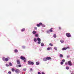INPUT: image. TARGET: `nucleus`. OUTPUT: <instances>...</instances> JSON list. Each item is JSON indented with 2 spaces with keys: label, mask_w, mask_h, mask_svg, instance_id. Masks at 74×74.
<instances>
[{
  "label": "nucleus",
  "mask_w": 74,
  "mask_h": 74,
  "mask_svg": "<svg viewBox=\"0 0 74 74\" xmlns=\"http://www.w3.org/2000/svg\"><path fill=\"white\" fill-rule=\"evenodd\" d=\"M26 69H23V70L24 71H26Z\"/></svg>",
  "instance_id": "40"
},
{
  "label": "nucleus",
  "mask_w": 74,
  "mask_h": 74,
  "mask_svg": "<svg viewBox=\"0 0 74 74\" xmlns=\"http://www.w3.org/2000/svg\"><path fill=\"white\" fill-rule=\"evenodd\" d=\"M8 58H5V57H3L2 58V60L3 61H6V62H8V59H10V58L8 57Z\"/></svg>",
  "instance_id": "1"
},
{
  "label": "nucleus",
  "mask_w": 74,
  "mask_h": 74,
  "mask_svg": "<svg viewBox=\"0 0 74 74\" xmlns=\"http://www.w3.org/2000/svg\"><path fill=\"white\" fill-rule=\"evenodd\" d=\"M49 31H50V32H52L53 31L52 30V29H50Z\"/></svg>",
  "instance_id": "28"
},
{
  "label": "nucleus",
  "mask_w": 74,
  "mask_h": 74,
  "mask_svg": "<svg viewBox=\"0 0 74 74\" xmlns=\"http://www.w3.org/2000/svg\"><path fill=\"white\" fill-rule=\"evenodd\" d=\"M54 49H55V50H56V51H57V48L56 47H54Z\"/></svg>",
  "instance_id": "32"
},
{
  "label": "nucleus",
  "mask_w": 74,
  "mask_h": 74,
  "mask_svg": "<svg viewBox=\"0 0 74 74\" xmlns=\"http://www.w3.org/2000/svg\"><path fill=\"white\" fill-rule=\"evenodd\" d=\"M9 64L10 66H12V64L11 62L9 63Z\"/></svg>",
  "instance_id": "18"
},
{
  "label": "nucleus",
  "mask_w": 74,
  "mask_h": 74,
  "mask_svg": "<svg viewBox=\"0 0 74 74\" xmlns=\"http://www.w3.org/2000/svg\"><path fill=\"white\" fill-rule=\"evenodd\" d=\"M59 29H60V30L61 29V27H59Z\"/></svg>",
  "instance_id": "44"
},
{
  "label": "nucleus",
  "mask_w": 74,
  "mask_h": 74,
  "mask_svg": "<svg viewBox=\"0 0 74 74\" xmlns=\"http://www.w3.org/2000/svg\"><path fill=\"white\" fill-rule=\"evenodd\" d=\"M49 45H50L51 46H53V44H52V43H50L49 44Z\"/></svg>",
  "instance_id": "26"
},
{
  "label": "nucleus",
  "mask_w": 74,
  "mask_h": 74,
  "mask_svg": "<svg viewBox=\"0 0 74 74\" xmlns=\"http://www.w3.org/2000/svg\"><path fill=\"white\" fill-rule=\"evenodd\" d=\"M66 48L67 49H70V47H66Z\"/></svg>",
  "instance_id": "35"
},
{
  "label": "nucleus",
  "mask_w": 74,
  "mask_h": 74,
  "mask_svg": "<svg viewBox=\"0 0 74 74\" xmlns=\"http://www.w3.org/2000/svg\"><path fill=\"white\" fill-rule=\"evenodd\" d=\"M46 59H47V60H51V58L48 57L46 58Z\"/></svg>",
  "instance_id": "8"
},
{
  "label": "nucleus",
  "mask_w": 74,
  "mask_h": 74,
  "mask_svg": "<svg viewBox=\"0 0 74 74\" xmlns=\"http://www.w3.org/2000/svg\"><path fill=\"white\" fill-rule=\"evenodd\" d=\"M36 65H38V64H39V62H36Z\"/></svg>",
  "instance_id": "22"
},
{
  "label": "nucleus",
  "mask_w": 74,
  "mask_h": 74,
  "mask_svg": "<svg viewBox=\"0 0 74 74\" xmlns=\"http://www.w3.org/2000/svg\"><path fill=\"white\" fill-rule=\"evenodd\" d=\"M34 28L35 30H37V28L36 27H35Z\"/></svg>",
  "instance_id": "38"
},
{
  "label": "nucleus",
  "mask_w": 74,
  "mask_h": 74,
  "mask_svg": "<svg viewBox=\"0 0 74 74\" xmlns=\"http://www.w3.org/2000/svg\"><path fill=\"white\" fill-rule=\"evenodd\" d=\"M18 67H21V65H18Z\"/></svg>",
  "instance_id": "39"
},
{
  "label": "nucleus",
  "mask_w": 74,
  "mask_h": 74,
  "mask_svg": "<svg viewBox=\"0 0 74 74\" xmlns=\"http://www.w3.org/2000/svg\"><path fill=\"white\" fill-rule=\"evenodd\" d=\"M67 49L66 47H64L62 49V51H65Z\"/></svg>",
  "instance_id": "10"
},
{
  "label": "nucleus",
  "mask_w": 74,
  "mask_h": 74,
  "mask_svg": "<svg viewBox=\"0 0 74 74\" xmlns=\"http://www.w3.org/2000/svg\"><path fill=\"white\" fill-rule=\"evenodd\" d=\"M37 40L38 41H41V39L39 38H37Z\"/></svg>",
  "instance_id": "12"
},
{
  "label": "nucleus",
  "mask_w": 74,
  "mask_h": 74,
  "mask_svg": "<svg viewBox=\"0 0 74 74\" xmlns=\"http://www.w3.org/2000/svg\"><path fill=\"white\" fill-rule=\"evenodd\" d=\"M15 72L16 73H18L20 72V71L19 70V69H16L15 70Z\"/></svg>",
  "instance_id": "6"
},
{
  "label": "nucleus",
  "mask_w": 74,
  "mask_h": 74,
  "mask_svg": "<svg viewBox=\"0 0 74 74\" xmlns=\"http://www.w3.org/2000/svg\"><path fill=\"white\" fill-rule=\"evenodd\" d=\"M62 62H65V60H64V59H63L62 60Z\"/></svg>",
  "instance_id": "30"
},
{
  "label": "nucleus",
  "mask_w": 74,
  "mask_h": 74,
  "mask_svg": "<svg viewBox=\"0 0 74 74\" xmlns=\"http://www.w3.org/2000/svg\"><path fill=\"white\" fill-rule=\"evenodd\" d=\"M36 33H37V32L35 31H34L32 32V34H36Z\"/></svg>",
  "instance_id": "9"
},
{
  "label": "nucleus",
  "mask_w": 74,
  "mask_h": 74,
  "mask_svg": "<svg viewBox=\"0 0 74 74\" xmlns=\"http://www.w3.org/2000/svg\"><path fill=\"white\" fill-rule=\"evenodd\" d=\"M6 66H7V67H8V66H9V65H8V64H6Z\"/></svg>",
  "instance_id": "37"
},
{
  "label": "nucleus",
  "mask_w": 74,
  "mask_h": 74,
  "mask_svg": "<svg viewBox=\"0 0 74 74\" xmlns=\"http://www.w3.org/2000/svg\"><path fill=\"white\" fill-rule=\"evenodd\" d=\"M34 40L35 42H36V41H37V39L34 38Z\"/></svg>",
  "instance_id": "19"
},
{
  "label": "nucleus",
  "mask_w": 74,
  "mask_h": 74,
  "mask_svg": "<svg viewBox=\"0 0 74 74\" xmlns=\"http://www.w3.org/2000/svg\"><path fill=\"white\" fill-rule=\"evenodd\" d=\"M43 60L45 62H46L47 60V58H44L43 59Z\"/></svg>",
  "instance_id": "11"
},
{
  "label": "nucleus",
  "mask_w": 74,
  "mask_h": 74,
  "mask_svg": "<svg viewBox=\"0 0 74 74\" xmlns=\"http://www.w3.org/2000/svg\"><path fill=\"white\" fill-rule=\"evenodd\" d=\"M71 74H74V73H72Z\"/></svg>",
  "instance_id": "47"
},
{
  "label": "nucleus",
  "mask_w": 74,
  "mask_h": 74,
  "mask_svg": "<svg viewBox=\"0 0 74 74\" xmlns=\"http://www.w3.org/2000/svg\"><path fill=\"white\" fill-rule=\"evenodd\" d=\"M66 36L67 37H71V35L70 33H67L66 34Z\"/></svg>",
  "instance_id": "5"
},
{
  "label": "nucleus",
  "mask_w": 74,
  "mask_h": 74,
  "mask_svg": "<svg viewBox=\"0 0 74 74\" xmlns=\"http://www.w3.org/2000/svg\"><path fill=\"white\" fill-rule=\"evenodd\" d=\"M51 29H53V28H51Z\"/></svg>",
  "instance_id": "48"
},
{
  "label": "nucleus",
  "mask_w": 74,
  "mask_h": 74,
  "mask_svg": "<svg viewBox=\"0 0 74 74\" xmlns=\"http://www.w3.org/2000/svg\"><path fill=\"white\" fill-rule=\"evenodd\" d=\"M25 28H23L21 29V32H24L25 31Z\"/></svg>",
  "instance_id": "21"
},
{
  "label": "nucleus",
  "mask_w": 74,
  "mask_h": 74,
  "mask_svg": "<svg viewBox=\"0 0 74 74\" xmlns=\"http://www.w3.org/2000/svg\"><path fill=\"white\" fill-rule=\"evenodd\" d=\"M44 44H43V43H42L41 44V46H42V47H43V46H44Z\"/></svg>",
  "instance_id": "24"
},
{
  "label": "nucleus",
  "mask_w": 74,
  "mask_h": 74,
  "mask_svg": "<svg viewBox=\"0 0 74 74\" xmlns=\"http://www.w3.org/2000/svg\"><path fill=\"white\" fill-rule=\"evenodd\" d=\"M14 52H16V53H17L18 52V50L17 49H16L14 50Z\"/></svg>",
  "instance_id": "14"
},
{
  "label": "nucleus",
  "mask_w": 74,
  "mask_h": 74,
  "mask_svg": "<svg viewBox=\"0 0 74 74\" xmlns=\"http://www.w3.org/2000/svg\"><path fill=\"white\" fill-rule=\"evenodd\" d=\"M20 59H21L22 60H23L24 62H26V59L25 57L21 56L20 57Z\"/></svg>",
  "instance_id": "2"
},
{
  "label": "nucleus",
  "mask_w": 74,
  "mask_h": 74,
  "mask_svg": "<svg viewBox=\"0 0 74 74\" xmlns=\"http://www.w3.org/2000/svg\"><path fill=\"white\" fill-rule=\"evenodd\" d=\"M37 26H38V27H40V24H37Z\"/></svg>",
  "instance_id": "29"
},
{
  "label": "nucleus",
  "mask_w": 74,
  "mask_h": 74,
  "mask_svg": "<svg viewBox=\"0 0 74 74\" xmlns=\"http://www.w3.org/2000/svg\"><path fill=\"white\" fill-rule=\"evenodd\" d=\"M42 26H43V27H45V25H43L42 24Z\"/></svg>",
  "instance_id": "43"
},
{
  "label": "nucleus",
  "mask_w": 74,
  "mask_h": 74,
  "mask_svg": "<svg viewBox=\"0 0 74 74\" xmlns=\"http://www.w3.org/2000/svg\"><path fill=\"white\" fill-rule=\"evenodd\" d=\"M42 74H45V73H44V72H42Z\"/></svg>",
  "instance_id": "45"
},
{
  "label": "nucleus",
  "mask_w": 74,
  "mask_h": 74,
  "mask_svg": "<svg viewBox=\"0 0 74 74\" xmlns=\"http://www.w3.org/2000/svg\"><path fill=\"white\" fill-rule=\"evenodd\" d=\"M38 44H40V43H41V42L40 41H39V42H38Z\"/></svg>",
  "instance_id": "33"
},
{
  "label": "nucleus",
  "mask_w": 74,
  "mask_h": 74,
  "mask_svg": "<svg viewBox=\"0 0 74 74\" xmlns=\"http://www.w3.org/2000/svg\"><path fill=\"white\" fill-rule=\"evenodd\" d=\"M12 71L13 72H14V71H15V69L14 68H12Z\"/></svg>",
  "instance_id": "15"
},
{
  "label": "nucleus",
  "mask_w": 74,
  "mask_h": 74,
  "mask_svg": "<svg viewBox=\"0 0 74 74\" xmlns=\"http://www.w3.org/2000/svg\"><path fill=\"white\" fill-rule=\"evenodd\" d=\"M68 64L69 65V66H71L73 65V64H72L71 61H69L68 62Z\"/></svg>",
  "instance_id": "4"
},
{
  "label": "nucleus",
  "mask_w": 74,
  "mask_h": 74,
  "mask_svg": "<svg viewBox=\"0 0 74 74\" xmlns=\"http://www.w3.org/2000/svg\"><path fill=\"white\" fill-rule=\"evenodd\" d=\"M30 71H33V69L31 68L30 69Z\"/></svg>",
  "instance_id": "36"
},
{
  "label": "nucleus",
  "mask_w": 74,
  "mask_h": 74,
  "mask_svg": "<svg viewBox=\"0 0 74 74\" xmlns=\"http://www.w3.org/2000/svg\"><path fill=\"white\" fill-rule=\"evenodd\" d=\"M53 37L56 38V34H54L53 36Z\"/></svg>",
  "instance_id": "16"
},
{
  "label": "nucleus",
  "mask_w": 74,
  "mask_h": 74,
  "mask_svg": "<svg viewBox=\"0 0 74 74\" xmlns=\"http://www.w3.org/2000/svg\"><path fill=\"white\" fill-rule=\"evenodd\" d=\"M60 42L62 43H63V42H64V41H63V40H60Z\"/></svg>",
  "instance_id": "23"
},
{
  "label": "nucleus",
  "mask_w": 74,
  "mask_h": 74,
  "mask_svg": "<svg viewBox=\"0 0 74 74\" xmlns=\"http://www.w3.org/2000/svg\"><path fill=\"white\" fill-rule=\"evenodd\" d=\"M35 37H38V34L35 35Z\"/></svg>",
  "instance_id": "27"
},
{
  "label": "nucleus",
  "mask_w": 74,
  "mask_h": 74,
  "mask_svg": "<svg viewBox=\"0 0 74 74\" xmlns=\"http://www.w3.org/2000/svg\"><path fill=\"white\" fill-rule=\"evenodd\" d=\"M60 58H63V55L60 54Z\"/></svg>",
  "instance_id": "17"
},
{
  "label": "nucleus",
  "mask_w": 74,
  "mask_h": 74,
  "mask_svg": "<svg viewBox=\"0 0 74 74\" xmlns=\"http://www.w3.org/2000/svg\"><path fill=\"white\" fill-rule=\"evenodd\" d=\"M39 25L40 26H42V23H39Z\"/></svg>",
  "instance_id": "20"
},
{
  "label": "nucleus",
  "mask_w": 74,
  "mask_h": 74,
  "mask_svg": "<svg viewBox=\"0 0 74 74\" xmlns=\"http://www.w3.org/2000/svg\"><path fill=\"white\" fill-rule=\"evenodd\" d=\"M8 74H11V72L10 71L8 72Z\"/></svg>",
  "instance_id": "34"
},
{
  "label": "nucleus",
  "mask_w": 74,
  "mask_h": 74,
  "mask_svg": "<svg viewBox=\"0 0 74 74\" xmlns=\"http://www.w3.org/2000/svg\"><path fill=\"white\" fill-rule=\"evenodd\" d=\"M61 64H63V62H61L60 63Z\"/></svg>",
  "instance_id": "31"
},
{
  "label": "nucleus",
  "mask_w": 74,
  "mask_h": 74,
  "mask_svg": "<svg viewBox=\"0 0 74 74\" xmlns=\"http://www.w3.org/2000/svg\"><path fill=\"white\" fill-rule=\"evenodd\" d=\"M65 64L66 65H67V64H68L67 63H65Z\"/></svg>",
  "instance_id": "41"
},
{
  "label": "nucleus",
  "mask_w": 74,
  "mask_h": 74,
  "mask_svg": "<svg viewBox=\"0 0 74 74\" xmlns=\"http://www.w3.org/2000/svg\"><path fill=\"white\" fill-rule=\"evenodd\" d=\"M67 58H69V56H67Z\"/></svg>",
  "instance_id": "46"
},
{
  "label": "nucleus",
  "mask_w": 74,
  "mask_h": 74,
  "mask_svg": "<svg viewBox=\"0 0 74 74\" xmlns=\"http://www.w3.org/2000/svg\"><path fill=\"white\" fill-rule=\"evenodd\" d=\"M17 63L18 64H20V61L19 60H17Z\"/></svg>",
  "instance_id": "7"
},
{
  "label": "nucleus",
  "mask_w": 74,
  "mask_h": 74,
  "mask_svg": "<svg viewBox=\"0 0 74 74\" xmlns=\"http://www.w3.org/2000/svg\"><path fill=\"white\" fill-rule=\"evenodd\" d=\"M38 74H41V73L40 72H38Z\"/></svg>",
  "instance_id": "42"
},
{
  "label": "nucleus",
  "mask_w": 74,
  "mask_h": 74,
  "mask_svg": "<svg viewBox=\"0 0 74 74\" xmlns=\"http://www.w3.org/2000/svg\"><path fill=\"white\" fill-rule=\"evenodd\" d=\"M51 49H52V48H51V47H48L47 48V50H48V51H49V50H50Z\"/></svg>",
  "instance_id": "13"
},
{
  "label": "nucleus",
  "mask_w": 74,
  "mask_h": 74,
  "mask_svg": "<svg viewBox=\"0 0 74 74\" xmlns=\"http://www.w3.org/2000/svg\"><path fill=\"white\" fill-rule=\"evenodd\" d=\"M66 70H69V67L67 66L66 67Z\"/></svg>",
  "instance_id": "25"
},
{
  "label": "nucleus",
  "mask_w": 74,
  "mask_h": 74,
  "mask_svg": "<svg viewBox=\"0 0 74 74\" xmlns=\"http://www.w3.org/2000/svg\"><path fill=\"white\" fill-rule=\"evenodd\" d=\"M28 64L29 65L31 64V65H33L34 64V62L29 61H28Z\"/></svg>",
  "instance_id": "3"
}]
</instances>
